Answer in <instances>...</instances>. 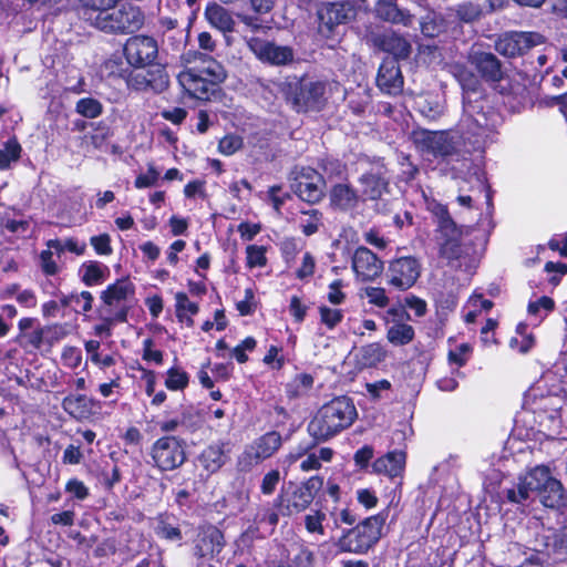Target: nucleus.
<instances>
[{
    "label": "nucleus",
    "instance_id": "obj_27",
    "mask_svg": "<svg viewBox=\"0 0 567 567\" xmlns=\"http://www.w3.org/2000/svg\"><path fill=\"white\" fill-rule=\"evenodd\" d=\"M538 495L542 504L549 508H559L566 503V493L561 483L551 476Z\"/></svg>",
    "mask_w": 567,
    "mask_h": 567
},
{
    "label": "nucleus",
    "instance_id": "obj_64",
    "mask_svg": "<svg viewBox=\"0 0 567 567\" xmlns=\"http://www.w3.org/2000/svg\"><path fill=\"white\" fill-rule=\"evenodd\" d=\"M277 0H250L251 9L259 14L268 13L275 7Z\"/></svg>",
    "mask_w": 567,
    "mask_h": 567
},
{
    "label": "nucleus",
    "instance_id": "obj_5",
    "mask_svg": "<svg viewBox=\"0 0 567 567\" xmlns=\"http://www.w3.org/2000/svg\"><path fill=\"white\" fill-rule=\"evenodd\" d=\"M321 486L322 480L319 477H310L303 484L289 482L278 497L279 506L287 515L299 514L309 507Z\"/></svg>",
    "mask_w": 567,
    "mask_h": 567
},
{
    "label": "nucleus",
    "instance_id": "obj_46",
    "mask_svg": "<svg viewBox=\"0 0 567 567\" xmlns=\"http://www.w3.org/2000/svg\"><path fill=\"white\" fill-rule=\"evenodd\" d=\"M372 468L374 472L384 474L393 480L402 475L404 463H372Z\"/></svg>",
    "mask_w": 567,
    "mask_h": 567
},
{
    "label": "nucleus",
    "instance_id": "obj_12",
    "mask_svg": "<svg viewBox=\"0 0 567 567\" xmlns=\"http://www.w3.org/2000/svg\"><path fill=\"white\" fill-rule=\"evenodd\" d=\"M247 45L262 62L284 65L293 60V51L290 47L277 45L260 38H250L247 41Z\"/></svg>",
    "mask_w": 567,
    "mask_h": 567
},
{
    "label": "nucleus",
    "instance_id": "obj_45",
    "mask_svg": "<svg viewBox=\"0 0 567 567\" xmlns=\"http://www.w3.org/2000/svg\"><path fill=\"white\" fill-rule=\"evenodd\" d=\"M266 249L262 246H248L247 247V265L250 268L264 267L267 262Z\"/></svg>",
    "mask_w": 567,
    "mask_h": 567
},
{
    "label": "nucleus",
    "instance_id": "obj_50",
    "mask_svg": "<svg viewBox=\"0 0 567 567\" xmlns=\"http://www.w3.org/2000/svg\"><path fill=\"white\" fill-rule=\"evenodd\" d=\"M65 491L72 494L76 499L83 501L89 496V489L79 480H70L65 485Z\"/></svg>",
    "mask_w": 567,
    "mask_h": 567
},
{
    "label": "nucleus",
    "instance_id": "obj_2",
    "mask_svg": "<svg viewBox=\"0 0 567 567\" xmlns=\"http://www.w3.org/2000/svg\"><path fill=\"white\" fill-rule=\"evenodd\" d=\"M279 92L298 113L321 111L328 101L330 83L310 76L293 78L279 83Z\"/></svg>",
    "mask_w": 567,
    "mask_h": 567
},
{
    "label": "nucleus",
    "instance_id": "obj_19",
    "mask_svg": "<svg viewBox=\"0 0 567 567\" xmlns=\"http://www.w3.org/2000/svg\"><path fill=\"white\" fill-rule=\"evenodd\" d=\"M377 44L395 59H406L411 54L412 45L402 35L395 32H386L375 39Z\"/></svg>",
    "mask_w": 567,
    "mask_h": 567
},
{
    "label": "nucleus",
    "instance_id": "obj_21",
    "mask_svg": "<svg viewBox=\"0 0 567 567\" xmlns=\"http://www.w3.org/2000/svg\"><path fill=\"white\" fill-rule=\"evenodd\" d=\"M85 20L104 32H118L117 8L104 7L84 12Z\"/></svg>",
    "mask_w": 567,
    "mask_h": 567
},
{
    "label": "nucleus",
    "instance_id": "obj_53",
    "mask_svg": "<svg viewBox=\"0 0 567 567\" xmlns=\"http://www.w3.org/2000/svg\"><path fill=\"white\" fill-rule=\"evenodd\" d=\"M91 244L95 251L100 255H110L112 252L110 236L106 234L92 237Z\"/></svg>",
    "mask_w": 567,
    "mask_h": 567
},
{
    "label": "nucleus",
    "instance_id": "obj_20",
    "mask_svg": "<svg viewBox=\"0 0 567 567\" xmlns=\"http://www.w3.org/2000/svg\"><path fill=\"white\" fill-rule=\"evenodd\" d=\"M360 198L362 200H378L388 192V182L374 173L363 174L360 179Z\"/></svg>",
    "mask_w": 567,
    "mask_h": 567
},
{
    "label": "nucleus",
    "instance_id": "obj_7",
    "mask_svg": "<svg viewBox=\"0 0 567 567\" xmlns=\"http://www.w3.org/2000/svg\"><path fill=\"white\" fill-rule=\"evenodd\" d=\"M355 14V7L350 1L326 3L317 12L318 31L324 38H330L338 25L350 22Z\"/></svg>",
    "mask_w": 567,
    "mask_h": 567
},
{
    "label": "nucleus",
    "instance_id": "obj_13",
    "mask_svg": "<svg viewBox=\"0 0 567 567\" xmlns=\"http://www.w3.org/2000/svg\"><path fill=\"white\" fill-rule=\"evenodd\" d=\"M390 284L401 290L412 287L420 276V265L413 257H402L389 267Z\"/></svg>",
    "mask_w": 567,
    "mask_h": 567
},
{
    "label": "nucleus",
    "instance_id": "obj_58",
    "mask_svg": "<svg viewBox=\"0 0 567 567\" xmlns=\"http://www.w3.org/2000/svg\"><path fill=\"white\" fill-rule=\"evenodd\" d=\"M279 478L280 475L278 471H271L266 474L261 483V492L266 495L271 494L275 491Z\"/></svg>",
    "mask_w": 567,
    "mask_h": 567
},
{
    "label": "nucleus",
    "instance_id": "obj_47",
    "mask_svg": "<svg viewBox=\"0 0 567 567\" xmlns=\"http://www.w3.org/2000/svg\"><path fill=\"white\" fill-rule=\"evenodd\" d=\"M364 292L370 303L381 308L388 306L389 298L386 297L383 288L368 287L364 289Z\"/></svg>",
    "mask_w": 567,
    "mask_h": 567
},
{
    "label": "nucleus",
    "instance_id": "obj_6",
    "mask_svg": "<svg viewBox=\"0 0 567 567\" xmlns=\"http://www.w3.org/2000/svg\"><path fill=\"white\" fill-rule=\"evenodd\" d=\"M292 192L303 202L319 203L324 196L326 182L321 174L311 167H300L292 172Z\"/></svg>",
    "mask_w": 567,
    "mask_h": 567
},
{
    "label": "nucleus",
    "instance_id": "obj_29",
    "mask_svg": "<svg viewBox=\"0 0 567 567\" xmlns=\"http://www.w3.org/2000/svg\"><path fill=\"white\" fill-rule=\"evenodd\" d=\"M281 445V436L277 432H269L259 437L255 444L251 446L252 453L251 455L256 458H268L274 455V453Z\"/></svg>",
    "mask_w": 567,
    "mask_h": 567
},
{
    "label": "nucleus",
    "instance_id": "obj_51",
    "mask_svg": "<svg viewBox=\"0 0 567 567\" xmlns=\"http://www.w3.org/2000/svg\"><path fill=\"white\" fill-rule=\"evenodd\" d=\"M53 252L49 248L40 254L41 269L48 276H53L58 272L59 268L52 259Z\"/></svg>",
    "mask_w": 567,
    "mask_h": 567
},
{
    "label": "nucleus",
    "instance_id": "obj_63",
    "mask_svg": "<svg viewBox=\"0 0 567 567\" xmlns=\"http://www.w3.org/2000/svg\"><path fill=\"white\" fill-rule=\"evenodd\" d=\"M186 115H187V112L181 107H175L173 110H167V111L162 112V116L165 120L173 122L174 124L182 123L185 120Z\"/></svg>",
    "mask_w": 567,
    "mask_h": 567
},
{
    "label": "nucleus",
    "instance_id": "obj_18",
    "mask_svg": "<svg viewBox=\"0 0 567 567\" xmlns=\"http://www.w3.org/2000/svg\"><path fill=\"white\" fill-rule=\"evenodd\" d=\"M377 84L381 91L390 95L401 93L403 89V76L395 60L384 61L378 73Z\"/></svg>",
    "mask_w": 567,
    "mask_h": 567
},
{
    "label": "nucleus",
    "instance_id": "obj_39",
    "mask_svg": "<svg viewBox=\"0 0 567 567\" xmlns=\"http://www.w3.org/2000/svg\"><path fill=\"white\" fill-rule=\"evenodd\" d=\"M76 112L85 117L94 118L102 113V105L94 99H81L76 103Z\"/></svg>",
    "mask_w": 567,
    "mask_h": 567
},
{
    "label": "nucleus",
    "instance_id": "obj_28",
    "mask_svg": "<svg viewBox=\"0 0 567 567\" xmlns=\"http://www.w3.org/2000/svg\"><path fill=\"white\" fill-rule=\"evenodd\" d=\"M377 16L388 22L401 23L405 27L412 24L413 17L398 8L395 3L389 0H379L375 6Z\"/></svg>",
    "mask_w": 567,
    "mask_h": 567
},
{
    "label": "nucleus",
    "instance_id": "obj_36",
    "mask_svg": "<svg viewBox=\"0 0 567 567\" xmlns=\"http://www.w3.org/2000/svg\"><path fill=\"white\" fill-rule=\"evenodd\" d=\"M456 18L465 23L477 21L483 16V9L478 3L464 1L455 8Z\"/></svg>",
    "mask_w": 567,
    "mask_h": 567
},
{
    "label": "nucleus",
    "instance_id": "obj_15",
    "mask_svg": "<svg viewBox=\"0 0 567 567\" xmlns=\"http://www.w3.org/2000/svg\"><path fill=\"white\" fill-rule=\"evenodd\" d=\"M352 269L362 281H370L381 275L383 264L370 249L359 247L352 257Z\"/></svg>",
    "mask_w": 567,
    "mask_h": 567
},
{
    "label": "nucleus",
    "instance_id": "obj_49",
    "mask_svg": "<svg viewBox=\"0 0 567 567\" xmlns=\"http://www.w3.org/2000/svg\"><path fill=\"white\" fill-rule=\"evenodd\" d=\"M320 316L321 321L329 328H333L342 319V313L339 309H330L328 307H320Z\"/></svg>",
    "mask_w": 567,
    "mask_h": 567
},
{
    "label": "nucleus",
    "instance_id": "obj_55",
    "mask_svg": "<svg viewBox=\"0 0 567 567\" xmlns=\"http://www.w3.org/2000/svg\"><path fill=\"white\" fill-rule=\"evenodd\" d=\"M471 351V347L467 343H462L456 350L449 352V361L460 367L466 362L465 354Z\"/></svg>",
    "mask_w": 567,
    "mask_h": 567
},
{
    "label": "nucleus",
    "instance_id": "obj_10",
    "mask_svg": "<svg viewBox=\"0 0 567 567\" xmlns=\"http://www.w3.org/2000/svg\"><path fill=\"white\" fill-rule=\"evenodd\" d=\"M549 478L550 474L547 466L537 465L519 476L517 487L507 489L506 497L512 503L522 504L529 497L530 493H539Z\"/></svg>",
    "mask_w": 567,
    "mask_h": 567
},
{
    "label": "nucleus",
    "instance_id": "obj_40",
    "mask_svg": "<svg viewBox=\"0 0 567 567\" xmlns=\"http://www.w3.org/2000/svg\"><path fill=\"white\" fill-rule=\"evenodd\" d=\"M461 239L441 240L437 243L440 256L452 261L461 256Z\"/></svg>",
    "mask_w": 567,
    "mask_h": 567
},
{
    "label": "nucleus",
    "instance_id": "obj_14",
    "mask_svg": "<svg viewBox=\"0 0 567 567\" xmlns=\"http://www.w3.org/2000/svg\"><path fill=\"white\" fill-rule=\"evenodd\" d=\"M468 62L486 82L498 83L504 79L502 62L491 52L473 51Z\"/></svg>",
    "mask_w": 567,
    "mask_h": 567
},
{
    "label": "nucleus",
    "instance_id": "obj_62",
    "mask_svg": "<svg viewBox=\"0 0 567 567\" xmlns=\"http://www.w3.org/2000/svg\"><path fill=\"white\" fill-rule=\"evenodd\" d=\"M75 514L72 511L56 513L51 516V522L54 525L71 526L74 523Z\"/></svg>",
    "mask_w": 567,
    "mask_h": 567
},
{
    "label": "nucleus",
    "instance_id": "obj_32",
    "mask_svg": "<svg viewBox=\"0 0 567 567\" xmlns=\"http://www.w3.org/2000/svg\"><path fill=\"white\" fill-rule=\"evenodd\" d=\"M386 339L394 346H405L414 339V329L410 324L396 322L388 329Z\"/></svg>",
    "mask_w": 567,
    "mask_h": 567
},
{
    "label": "nucleus",
    "instance_id": "obj_34",
    "mask_svg": "<svg viewBox=\"0 0 567 567\" xmlns=\"http://www.w3.org/2000/svg\"><path fill=\"white\" fill-rule=\"evenodd\" d=\"M83 275L82 281L86 286H95L100 285L104 281L105 275L107 272V267L101 266L96 261H90L82 266Z\"/></svg>",
    "mask_w": 567,
    "mask_h": 567
},
{
    "label": "nucleus",
    "instance_id": "obj_61",
    "mask_svg": "<svg viewBox=\"0 0 567 567\" xmlns=\"http://www.w3.org/2000/svg\"><path fill=\"white\" fill-rule=\"evenodd\" d=\"M405 305L414 310L417 317H422L426 312V302L423 299H420L415 296L406 297Z\"/></svg>",
    "mask_w": 567,
    "mask_h": 567
},
{
    "label": "nucleus",
    "instance_id": "obj_60",
    "mask_svg": "<svg viewBox=\"0 0 567 567\" xmlns=\"http://www.w3.org/2000/svg\"><path fill=\"white\" fill-rule=\"evenodd\" d=\"M342 281L336 280L329 286L328 299L333 305H340L344 299V293L341 291Z\"/></svg>",
    "mask_w": 567,
    "mask_h": 567
},
{
    "label": "nucleus",
    "instance_id": "obj_56",
    "mask_svg": "<svg viewBox=\"0 0 567 567\" xmlns=\"http://www.w3.org/2000/svg\"><path fill=\"white\" fill-rule=\"evenodd\" d=\"M278 514L269 507H261L256 514L255 520L257 523H268L270 526L278 524Z\"/></svg>",
    "mask_w": 567,
    "mask_h": 567
},
{
    "label": "nucleus",
    "instance_id": "obj_4",
    "mask_svg": "<svg viewBox=\"0 0 567 567\" xmlns=\"http://www.w3.org/2000/svg\"><path fill=\"white\" fill-rule=\"evenodd\" d=\"M384 518L381 515L368 517L351 529H347L337 540L340 553L365 554L381 537Z\"/></svg>",
    "mask_w": 567,
    "mask_h": 567
},
{
    "label": "nucleus",
    "instance_id": "obj_31",
    "mask_svg": "<svg viewBox=\"0 0 567 567\" xmlns=\"http://www.w3.org/2000/svg\"><path fill=\"white\" fill-rule=\"evenodd\" d=\"M175 300L176 316L178 320L186 323L187 327H192L194 324V320L190 316L198 312L197 303L192 302L185 292H177L175 295Z\"/></svg>",
    "mask_w": 567,
    "mask_h": 567
},
{
    "label": "nucleus",
    "instance_id": "obj_25",
    "mask_svg": "<svg viewBox=\"0 0 567 567\" xmlns=\"http://www.w3.org/2000/svg\"><path fill=\"white\" fill-rule=\"evenodd\" d=\"M437 219V236L436 241L461 239L462 233L456 224L451 218L447 209L443 206H437L434 210Z\"/></svg>",
    "mask_w": 567,
    "mask_h": 567
},
{
    "label": "nucleus",
    "instance_id": "obj_8",
    "mask_svg": "<svg viewBox=\"0 0 567 567\" xmlns=\"http://www.w3.org/2000/svg\"><path fill=\"white\" fill-rule=\"evenodd\" d=\"M124 55L127 63L134 68L148 66L157 59V41L143 34L131 37L124 44Z\"/></svg>",
    "mask_w": 567,
    "mask_h": 567
},
{
    "label": "nucleus",
    "instance_id": "obj_11",
    "mask_svg": "<svg viewBox=\"0 0 567 567\" xmlns=\"http://www.w3.org/2000/svg\"><path fill=\"white\" fill-rule=\"evenodd\" d=\"M543 42L544 37L536 32H509L496 40L495 50L504 56L515 58Z\"/></svg>",
    "mask_w": 567,
    "mask_h": 567
},
{
    "label": "nucleus",
    "instance_id": "obj_59",
    "mask_svg": "<svg viewBox=\"0 0 567 567\" xmlns=\"http://www.w3.org/2000/svg\"><path fill=\"white\" fill-rule=\"evenodd\" d=\"M313 271H315V259L309 252H306L303 256V259H302V265L297 270V277L299 279H303V278L312 276Z\"/></svg>",
    "mask_w": 567,
    "mask_h": 567
},
{
    "label": "nucleus",
    "instance_id": "obj_54",
    "mask_svg": "<svg viewBox=\"0 0 567 567\" xmlns=\"http://www.w3.org/2000/svg\"><path fill=\"white\" fill-rule=\"evenodd\" d=\"M158 175V172L153 166H150L148 171L145 174L140 175L136 178L135 186L137 188L153 186L157 182Z\"/></svg>",
    "mask_w": 567,
    "mask_h": 567
},
{
    "label": "nucleus",
    "instance_id": "obj_26",
    "mask_svg": "<svg viewBox=\"0 0 567 567\" xmlns=\"http://www.w3.org/2000/svg\"><path fill=\"white\" fill-rule=\"evenodd\" d=\"M360 200L359 193L349 184H336L330 190V202L340 209H350Z\"/></svg>",
    "mask_w": 567,
    "mask_h": 567
},
{
    "label": "nucleus",
    "instance_id": "obj_43",
    "mask_svg": "<svg viewBox=\"0 0 567 567\" xmlns=\"http://www.w3.org/2000/svg\"><path fill=\"white\" fill-rule=\"evenodd\" d=\"M243 147V138L238 135H226L219 141L218 148L224 155H233Z\"/></svg>",
    "mask_w": 567,
    "mask_h": 567
},
{
    "label": "nucleus",
    "instance_id": "obj_22",
    "mask_svg": "<svg viewBox=\"0 0 567 567\" xmlns=\"http://www.w3.org/2000/svg\"><path fill=\"white\" fill-rule=\"evenodd\" d=\"M205 18L208 23L223 33L233 32L235 20L231 12L219 3L212 2L205 9Z\"/></svg>",
    "mask_w": 567,
    "mask_h": 567
},
{
    "label": "nucleus",
    "instance_id": "obj_37",
    "mask_svg": "<svg viewBox=\"0 0 567 567\" xmlns=\"http://www.w3.org/2000/svg\"><path fill=\"white\" fill-rule=\"evenodd\" d=\"M21 145L16 138L4 143V148L0 150V169H7L12 162H18L21 156Z\"/></svg>",
    "mask_w": 567,
    "mask_h": 567
},
{
    "label": "nucleus",
    "instance_id": "obj_30",
    "mask_svg": "<svg viewBox=\"0 0 567 567\" xmlns=\"http://www.w3.org/2000/svg\"><path fill=\"white\" fill-rule=\"evenodd\" d=\"M386 357V351L380 343L363 346L359 351L358 362L363 368L377 367Z\"/></svg>",
    "mask_w": 567,
    "mask_h": 567
},
{
    "label": "nucleus",
    "instance_id": "obj_33",
    "mask_svg": "<svg viewBox=\"0 0 567 567\" xmlns=\"http://www.w3.org/2000/svg\"><path fill=\"white\" fill-rule=\"evenodd\" d=\"M90 400L85 395H70L63 402V409L72 416L81 419L90 411Z\"/></svg>",
    "mask_w": 567,
    "mask_h": 567
},
{
    "label": "nucleus",
    "instance_id": "obj_3",
    "mask_svg": "<svg viewBox=\"0 0 567 567\" xmlns=\"http://www.w3.org/2000/svg\"><path fill=\"white\" fill-rule=\"evenodd\" d=\"M357 416L351 400L339 396L324 404L310 422V432L319 439H328L350 426Z\"/></svg>",
    "mask_w": 567,
    "mask_h": 567
},
{
    "label": "nucleus",
    "instance_id": "obj_35",
    "mask_svg": "<svg viewBox=\"0 0 567 567\" xmlns=\"http://www.w3.org/2000/svg\"><path fill=\"white\" fill-rule=\"evenodd\" d=\"M103 323L95 327L96 334H111V326L115 322H125L127 320L128 307H121L117 311H102Z\"/></svg>",
    "mask_w": 567,
    "mask_h": 567
},
{
    "label": "nucleus",
    "instance_id": "obj_17",
    "mask_svg": "<svg viewBox=\"0 0 567 567\" xmlns=\"http://www.w3.org/2000/svg\"><path fill=\"white\" fill-rule=\"evenodd\" d=\"M134 292V286L130 280H117L102 291L101 299L104 306L101 311H113V309L117 311L121 307H127L125 302L133 298Z\"/></svg>",
    "mask_w": 567,
    "mask_h": 567
},
{
    "label": "nucleus",
    "instance_id": "obj_16",
    "mask_svg": "<svg viewBox=\"0 0 567 567\" xmlns=\"http://www.w3.org/2000/svg\"><path fill=\"white\" fill-rule=\"evenodd\" d=\"M221 532L212 525L199 528L195 539L194 555L198 558H213L224 546Z\"/></svg>",
    "mask_w": 567,
    "mask_h": 567
},
{
    "label": "nucleus",
    "instance_id": "obj_42",
    "mask_svg": "<svg viewBox=\"0 0 567 567\" xmlns=\"http://www.w3.org/2000/svg\"><path fill=\"white\" fill-rule=\"evenodd\" d=\"M188 383V377L186 372L181 371L176 368H172L167 372L166 386L171 390H182Z\"/></svg>",
    "mask_w": 567,
    "mask_h": 567
},
{
    "label": "nucleus",
    "instance_id": "obj_1",
    "mask_svg": "<svg viewBox=\"0 0 567 567\" xmlns=\"http://www.w3.org/2000/svg\"><path fill=\"white\" fill-rule=\"evenodd\" d=\"M187 62L203 65L188 68L178 74V82L189 96L202 101L210 100L216 86L227 78L225 68L212 56L200 52H189Z\"/></svg>",
    "mask_w": 567,
    "mask_h": 567
},
{
    "label": "nucleus",
    "instance_id": "obj_44",
    "mask_svg": "<svg viewBox=\"0 0 567 567\" xmlns=\"http://www.w3.org/2000/svg\"><path fill=\"white\" fill-rule=\"evenodd\" d=\"M80 299H83L82 311L89 312L92 310L93 296L90 291H82L80 295H70L61 298V303L68 307L72 303H80Z\"/></svg>",
    "mask_w": 567,
    "mask_h": 567
},
{
    "label": "nucleus",
    "instance_id": "obj_41",
    "mask_svg": "<svg viewBox=\"0 0 567 567\" xmlns=\"http://www.w3.org/2000/svg\"><path fill=\"white\" fill-rule=\"evenodd\" d=\"M444 30L442 19L427 14L421 22V31L425 37L434 38Z\"/></svg>",
    "mask_w": 567,
    "mask_h": 567
},
{
    "label": "nucleus",
    "instance_id": "obj_9",
    "mask_svg": "<svg viewBox=\"0 0 567 567\" xmlns=\"http://www.w3.org/2000/svg\"><path fill=\"white\" fill-rule=\"evenodd\" d=\"M416 147L433 156H450L456 152L457 144L449 132L417 131L413 133Z\"/></svg>",
    "mask_w": 567,
    "mask_h": 567
},
{
    "label": "nucleus",
    "instance_id": "obj_38",
    "mask_svg": "<svg viewBox=\"0 0 567 567\" xmlns=\"http://www.w3.org/2000/svg\"><path fill=\"white\" fill-rule=\"evenodd\" d=\"M326 514L319 509L311 511L305 516V527L309 534L324 535L323 522Z\"/></svg>",
    "mask_w": 567,
    "mask_h": 567
},
{
    "label": "nucleus",
    "instance_id": "obj_57",
    "mask_svg": "<svg viewBox=\"0 0 567 567\" xmlns=\"http://www.w3.org/2000/svg\"><path fill=\"white\" fill-rule=\"evenodd\" d=\"M357 498L358 502L368 509L375 507L378 504V497L368 488L359 489L357 492Z\"/></svg>",
    "mask_w": 567,
    "mask_h": 567
},
{
    "label": "nucleus",
    "instance_id": "obj_23",
    "mask_svg": "<svg viewBox=\"0 0 567 567\" xmlns=\"http://www.w3.org/2000/svg\"><path fill=\"white\" fill-rule=\"evenodd\" d=\"M185 453L175 437L159 439L153 447L155 461H184Z\"/></svg>",
    "mask_w": 567,
    "mask_h": 567
},
{
    "label": "nucleus",
    "instance_id": "obj_48",
    "mask_svg": "<svg viewBox=\"0 0 567 567\" xmlns=\"http://www.w3.org/2000/svg\"><path fill=\"white\" fill-rule=\"evenodd\" d=\"M329 514L333 519V525L336 528H338L340 524L352 525L355 523V516L349 508H343L339 513H337V508H333L329 512Z\"/></svg>",
    "mask_w": 567,
    "mask_h": 567
},
{
    "label": "nucleus",
    "instance_id": "obj_24",
    "mask_svg": "<svg viewBox=\"0 0 567 567\" xmlns=\"http://www.w3.org/2000/svg\"><path fill=\"white\" fill-rule=\"evenodd\" d=\"M118 32L132 33L137 31L144 24V14L134 6H123L117 8Z\"/></svg>",
    "mask_w": 567,
    "mask_h": 567
},
{
    "label": "nucleus",
    "instance_id": "obj_52",
    "mask_svg": "<svg viewBox=\"0 0 567 567\" xmlns=\"http://www.w3.org/2000/svg\"><path fill=\"white\" fill-rule=\"evenodd\" d=\"M281 193V186H278V185H275V186H271L269 189H268V196H269V199L274 206V208L279 212L280 210V207L284 205V203L290 198V195L288 193Z\"/></svg>",
    "mask_w": 567,
    "mask_h": 567
}]
</instances>
